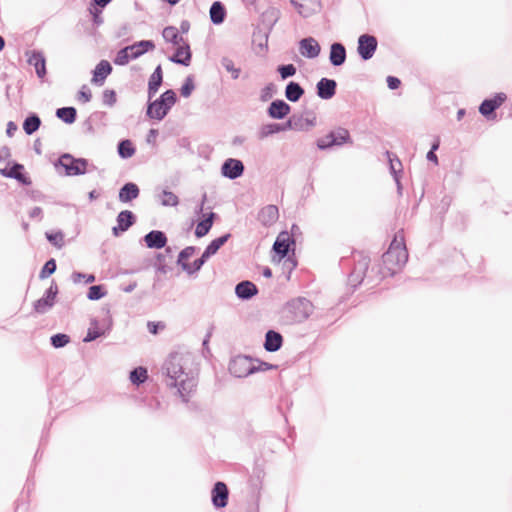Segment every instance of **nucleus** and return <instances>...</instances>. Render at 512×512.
<instances>
[{"label": "nucleus", "mask_w": 512, "mask_h": 512, "mask_svg": "<svg viewBox=\"0 0 512 512\" xmlns=\"http://www.w3.org/2000/svg\"><path fill=\"white\" fill-rule=\"evenodd\" d=\"M188 357L179 353L171 354L163 365V373L166 375V384L177 388V392L183 402H188L190 395L196 389V380L186 364Z\"/></svg>", "instance_id": "nucleus-1"}, {"label": "nucleus", "mask_w": 512, "mask_h": 512, "mask_svg": "<svg viewBox=\"0 0 512 512\" xmlns=\"http://www.w3.org/2000/svg\"><path fill=\"white\" fill-rule=\"evenodd\" d=\"M408 260V252L405 246L404 236L401 233L395 235L389 249L382 257L384 276L393 275L400 271Z\"/></svg>", "instance_id": "nucleus-2"}, {"label": "nucleus", "mask_w": 512, "mask_h": 512, "mask_svg": "<svg viewBox=\"0 0 512 512\" xmlns=\"http://www.w3.org/2000/svg\"><path fill=\"white\" fill-rule=\"evenodd\" d=\"M350 142V134L344 128H338L329 134L320 137L317 140V147L321 150L331 148L332 146H341Z\"/></svg>", "instance_id": "nucleus-3"}, {"label": "nucleus", "mask_w": 512, "mask_h": 512, "mask_svg": "<svg viewBox=\"0 0 512 512\" xmlns=\"http://www.w3.org/2000/svg\"><path fill=\"white\" fill-rule=\"evenodd\" d=\"M59 166L64 168L66 175H82L87 171L88 162L82 158H74L70 154H63L59 158Z\"/></svg>", "instance_id": "nucleus-4"}, {"label": "nucleus", "mask_w": 512, "mask_h": 512, "mask_svg": "<svg viewBox=\"0 0 512 512\" xmlns=\"http://www.w3.org/2000/svg\"><path fill=\"white\" fill-rule=\"evenodd\" d=\"M256 370L251 358L247 356H237L229 364V371L235 377H246Z\"/></svg>", "instance_id": "nucleus-5"}, {"label": "nucleus", "mask_w": 512, "mask_h": 512, "mask_svg": "<svg viewBox=\"0 0 512 512\" xmlns=\"http://www.w3.org/2000/svg\"><path fill=\"white\" fill-rule=\"evenodd\" d=\"M377 49V40L374 36L363 34L358 38L357 51L363 60H369L373 57Z\"/></svg>", "instance_id": "nucleus-6"}, {"label": "nucleus", "mask_w": 512, "mask_h": 512, "mask_svg": "<svg viewBox=\"0 0 512 512\" xmlns=\"http://www.w3.org/2000/svg\"><path fill=\"white\" fill-rule=\"evenodd\" d=\"M58 294V287L52 283L45 292V295L34 303V309L37 313H46L55 303V298Z\"/></svg>", "instance_id": "nucleus-7"}, {"label": "nucleus", "mask_w": 512, "mask_h": 512, "mask_svg": "<svg viewBox=\"0 0 512 512\" xmlns=\"http://www.w3.org/2000/svg\"><path fill=\"white\" fill-rule=\"evenodd\" d=\"M299 52L305 58L314 59L319 56L321 47L315 38L307 37L299 41Z\"/></svg>", "instance_id": "nucleus-8"}, {"label": "nucleus", "mask_w": 512, "mask_h": 512, "mask_svg": "<svg viewBox=\"0 0 512 512\" xmlns=\"http://www.w3.org/2000/svg\"><path fill=\"white\" fill-rule=\"evenodd\" d=\"M291 308L295 319L298 321L307 319L313 313V304L305 298L292 301Z\"/></svg>", "instance_id": "nucleus-9"}, {"label": "nucleus", "mask_w": 512, "mask_h": 512, "mask_svg": "<svg viewBox=\"0 0 512 512\" xmlns=\"http://www.w3.org/2000/svg\"><path fill=\"white\" fill-rule=\"evenodd\" d=\"M244 172L243 163L234 158L227 159L221 167V173L224 177L229 179H236L240 177Z\"/></svg>", "instance_id": "nucleus-10"}, {"label": "nucleus", "mask_w": 512, "mask_h": 512, "mask_svg": "<svg viewBox=\"0 0 512 512\" xmlns=\"http://www.w3.org/2000/svg\"><path fill=\"white\" fill-rule=\"evenodd\" d=\"M291 4L302 17H309L318 9L319 0H291Z\"/></svg>", "instance_id": "nucleus-11"}, {"label": "nucleus", "mask_w": 512, "mask_h": 512, "mask_svg": "<svg viewBox=\"0 0 512 512\" xmlns=\"http://www.w3.org/2000/svg\"><path fill=\"white\" fill-rule=\"evenodd\" d=\"M228 488L225 483L217 482L212 489V503L215 508H224L228 502Z\"/></svg>", "instance_id": "nucleus-12"}, {"label": "nucleus", "mask_w": 512, "mask_h": 512, "mask_svg": "<svg viewBox=\"0 0 512 512\" xmlns=\"http://www.w3.org/2000/svg\"><path fill=\"white\" fill-rule=\"evenodd\" d=\"M112 72V66L106 60H101L95 67L93 71V77L91 79L92 84L97 86H102L105 82V79Z\"/></svg>", "instance_id": "nucleus-13"}, {"label": "nucleus", "mask_w": 512, "mask_h": 512, "mask_svg": "<svg viewBox=\"0 0 512 512\" xmlns=\"http://www.w3.org/2000/svg\"><path fill=\"white\" fill-rule=\"evenodd\" d=\"M336 81L322 78L316 85L317 95L324 100L331 99L336 93Z\"/></svg>", "instance_id": "nucleus-14"}, {"label": "nucleus", "mask_w": 512, "mask_h": 512, "mask_svg": "<svg viewBox=\"0 0 512 512\" xmlns=\"http://www.w3.org/2000/svg\"><path fill=\"white\" fill-rule=\"evenodd\" d=\"M291 243H293V240L288 232H281L277 236L273 250L279 256V260L287 255Z\"/></svg>", "instance_id": "nucleus-15"}, {"label": "nucleus", "mask_w": 512, "mask_h": 512, "mask_svg": "<svg viewBox=\"0 0 512 512\" xmlns=\"http://www.w3.org/2000/svg\"><path fill=\"white\" fill-rule=\"evenodd\" d=\"M27 62L35 68L36 74L40 79L46 75V61L42 52L32 51L28 56Z\"/></svg>", "instance_id": "nucleus-16"}, {"label": "nucleus", "mask_w": 512, "mask_h": 512, "mask_svg": "<svg viewBox=\"0 0 512 512\" xmlns=\"http://www.w3.org/2000/svg\"><path fill=\"white\" fill-rule=\"evenodd\" d=\"M369 260L366 257H362L355 265L352 273L349 276V283L352 286L360 284L364 278V275L368 269Z\"/></svg>", "instance_id": "nucleus-17"}, {"label": "nucleus", "mask_w": 512, "mask_h": 512, "mask_svg": "<svg viewBox=\"0 0 512 512\" xmlns=\"http://www.w3.org/2000/svg\"><path fill=\"white\" fill-rule=\"evenodd\" d=\"M175 50V54L169 58L170 61L184 66H188L191 61V51L188 42H185L182 45L175 47Z\"/></svg>", "instance_id": "nucleus-18"}, {"label": "nucleus", "mask_w": 512, "mask_h": 512, "mask_svg": "<svg viewBox=\"0 0 512 512\" xmlns=\"http://www.w3.org/2000/svg\"><path fill=\"white\" fill-rule=\"evenodd\" d=\"M505 100H506V94L498 93V94H496V96L493 99L484 100L479 107V111L482 115L488 116L494 110H496L499 106H501Z\"/></svg>", "instance_id": "nucleus-19"}, {"label": "nucleus", "mask_w": 512, "mask_h": 512, "mask_svg": "<svg viewBox=\"0 0 512 512\" xmlns=\"http://www.w3.org/2000/svg\"><path fill=\"white\" fill-rule=\"evenodd\" d=\"M290 111L291 108L285 101L275 100L268 108V115L273 119H283Z\"/></svg>", "instance_id": "nucleus-20"}, {"label": "nucleus", "mask_w": 512, "mask_h": 512, "mask_svg": "<svg viewBox=\"0 0 512 512\" xmlns=\"http://www.w3.org/2000/svg\"><path fill=\"white\" fill-rule=\"evenodd\" d=\"M148 248L161 249L167 243V237L162 231L153 230L144 237Z\"/></svg>", "instance_id": "nucleus-21"}, {"label": "nucleus", "mask_w": 512, "mask_h": 512, "mask_svg": "<svg viewBox=\"0 0 512 512\" xmlns=\"http://www.w3.org/2000/svg\"><path fill=\"white\" fill-rule=\"evenodd\" d=\"M279 217L278 208L275 205H267L261 209L258 215L259 221L265 226H271Z\"/></svg>", "instance_id": "nucleus-22"}, {"label": "nucleus", "mask_w": 512, "mask_h": 512, "mask_svg": "<svg viewBox=\"0 0 512 512\" xmlns=\"http://www.w3.org/2000/svg\"><path fill=\"white\" fill-rule=\"evenodd\" d=\"M162 37L166 43L171 44L174 48L187 42L175 26L165 27L162 31Z\"/></svg>", "instance_id": "nucleus-23"}, {"label": "nucleus", "mask_w": 512, "mask_h": 512, "mask_svg": "<svg viewBox=\"0 0 512 512\" xmlns=\"http://www.w3.org/2000/svg\"><path fill=\"white\" fill-rule=\"evenodd\" d=\"M169 110L170 109L164 105L160 99H157L148 105L147 116L152 119L162 120L167 115Z\"/></svg>", "instance_id": "nucleus-24"}, {"label": "nucleus", "mask_w": 512, "mask_h": 512, "mask_svg": "<svg viewBox=\"0 0 512 512\" xmlns=\"http://www.w3.org/2000/svg\"><path fill=\"white\" fill-rule=\"evenodd\" d=\"M258 292L257 287L250 281H242L235 287V293L240 299H250Z\"/></svg>", "instance_id": "nucleus-25"}, {"label": "nucleus", "mask_w": 512, "mask_h": 512, "mask_svg": "<svg viewBox=\"0 0 512 512\" xmlns=\"http://www.w3.org/2000/svg\"><path fill=\"white\" fill-rule=\"evenodd\" d=\"M329 60L334 66H340L345 62L346 49L341 43H333L331 45Z\"/></svg>", "instance_id": "nucleus-26"}, {"label": "nucleus", "mask_w": 512, "mask_h": 512, "mask_svg": "<svg viewBox=\"0 0 512 512\" xmlns=\"http://www.w3.org/2000/svg\"><path fill=\"white\" fill-rule=\"evenodd\" d=\"M134 223V215L131 211L124 210L121 211L117 216V227L113 228V232L115 235L118 234V230L124 232Z\"/></svg>", "instance_id": "nucleus-27"}, {"label": "nucleus", "mask_w": 512, "mask_h": 512, "mask_svg": "<svg viewBox=\"0 0 512 512\" xmlns=\"http://www.w3.org/2000/svg\"><path fill=\"white\" fill-rule=\"evenodd\" d=\"M139 196V188L135 183H126L119 191V200L123 203L130 202Z\"/></svg>", "instance_id": "nucleus-28"}, {"label": "nucleus", "mask_w": 512, "mask_h": 512, "mask_svg": "<svg viewBox=\"0 0 512 512\" xmlns=\"http://www.w3.org/2000/svg\"><path fill=\"white\" fill-rule=\"evenodd\" d=\"M282 341L280 333L270 330L266 333L264 348L269 352H275L281 348Z\"/></svg>", "instance_id": "nucleus-29"}, {"label": "nucleus", "mask_w": 512, "mask_h": 512, "mask_svg": "<svg viewBox=\"0 0 512 512\" xmlns=\"http://www.w3.org/2000/svg\"><path fill=\"white\" fill-rule=\"evenodd\" d=\"M129 47H130L129 50H131L132 57L137 59L138 57L142 56L146 52L153 50L155 48V44L151 40H141L132 45H129Z\"/></svg>", "instance_id": "nucleus-30"}, {"label": "nucleus", "mask_w": 512, "mask_h": 512, "mask_svg": "<svg viewBox=\"0 0 512 512\" xmlns=\"http://www.w3.org/2000/svg\"><path fill=\"white\" fill-rule=\"evenodd\" d=\"M162 83V69L161 66H157L154 72L151 74L148 83V96L151 99L158 91Z\"/></svg>", "instance_id": "nucleus-31"}, {"label": "nucleus", "mask_w": 512, "mask_h": 512, "mask_svg": "<svg viewBox=\"0 0 512 512\" xmlns=\"http://www.w3.org/2000/svg\"><path fill=\"white\" fill-rule=\"evenodd\" d=\"M209 12H210L211 21L214 24L218 25V24L223 23L225 16H226V11L221 2H219V1L214 2L210 7Z\"/></svg>", "instance_id": "nucleus-32"}, {"label": "nucleus", "mask_w": 512, "mask_h": 512, "mask_svg": "<svg viewBox=\"0 0 512 512\" xmlns=\"http://www.w3.org/2000/svg\"><path fill=\"white\" fill-rule=\"evenodd\" d=\"M157 198H158V201L160 202V204L165 207H174V206H177L179 203L178 196L176 194H174L173 192L166 190V189L162 190L157 195Z\"/></svg>", "instance_id": "nucleus-33"}, {"label": "nucleus", "mask_w": 512, "mask_h": 512, "mask_svg": "<svg viewBox=\"0 0 512 512\" xmlns=\"http://www.w3.org/2000/svg\"><path fill=\"white\" fill-rule=\"evenodd\" d=\"M304 94V89L296 82H290L286 86L285 96L291 102L298 101Z\"/></svg>", "instance_id": "nucleus-34"}, {"label": "nucleus", "mask_w": 512, "mask_h": 512, "mask_svg": "<svg viewBox=\"0 0 512 512\" xmlns=\"http://www.w3.org/2000/svg\"><path fill=\"white\" fill-rule=\"evenodd\" d=\"M230 234H225L219 238L214 239L205 249L204 258H209L212 255L216 254L217 251L227 242Z\"/></svg>", "instance_id": "nucleus-35"}, {"label": "nucleus", "mask_w": 512, "mask_h": 512, "mask_svg": "<svg viewBox=\"0 0 512 512\" xmlns=\"http://www.w3.org/2000/svg\"><path fill=\"white\" fill-rule=\"evenodd\" d=\"M105 334V331L100 328L99 322L96 319H92L90 326L87 331V335L84 337V342H91Z\"/></svg>", "instance_id": "nucleus-36"}, {"label": "nucleus", "mask_w": 512, "mask_h": 512, "mask_svg": "<svg viewBox=\"0 0 512 512\" xmlns=\"http://www.w3.org/2000/svg\"><path fill=\"white\" fill-rule=\"evenodd\" d=\"M285 130H286V127H284L278 123L265 124L259 129L258 136L260 139H264L270 135H273L275 133L285 131Z\"/></svg>", "instance_id": "nucleus-37"}, {"label": "nucleus", "mask_w": 512, "mask_h": 512, "mask_svg": "<svg viewBox=\"0 0 512 512\" xmlns=\"http://www.w3.org/2000/svg\"><path fill=\"white\" fill-rule=\"evenodd\" d=\"M213 218H214V213L211 212L207 218H205L204 220L200 221L197 224L196 229H195V235L198 238L205 236L209 232V230L211 229L212 224H213Z\"/></svg>", "instance_id": "nucleus-38"}, {"label": "nucleus", "mask_w": 512, "mask_h": 512, "mask_svg": "<svg viewBox=\"0 0 512 512\" xmlns=\"http://www.w3.org/2000/svg\"><path fill=\"white\" fill-rule=\"evenodd\" d=\"M56 115L67 124H72L76 120V109L74 107H63L56 111Z\"/></svg>", "instance_id": "nucleus-39"}, {"label": "nucleus", "mask_w": 512, "mask_h": 512, "mask_svg": "<svg viewBox=\"0 0 512 512\" xmlns=\"http://www.w3.org/2000/svg\"><path fill=\"white\" fill-rule=\"evenodd\" d=\"M147 377V369L140 366L130 372L129 379L133 384L140 385L146 381Z\"/></svg>", "instance_id": "nucleus-40"}, {"label": "nucleus", "mask_w": 512, "mask_h": 512, "mask_svg": "<svg viewBox=\"0 0 512 512\" xmlns=\"http://www.w3.org/2000/svg\"><path fill=\"white\" fill-rule=\"evenodd\" d=\"M40 124V118L37 115H31L25 119L23 129L26 134L31 135L38 130Z\"/></svg>", "instance_id": "nucleus-41"}, {"label": "nucleus", "mask_w": 512, "mask_h": 512, "mask_svg": "<svg viewBox=\"0 0 512 512\" xmlns=\"http://www.w3.org/2000/svg\"><path fill=\"white\" fill-rule=\"evenodd\" d=\"M118 153L120 157L127 159L134 155L135 148L130 140H123L118 145Z\"/></svg>", "instance_id": "nucleus-42"}, {"label": "nucleus", "mask_w": 512, "mask_h": 512, "mask_svg": "<svg viewBox=\"0 0 512 512\" xmlns=\"http://www.w3.org/2000/svg\"><path fill=\"white\" fill-rule=\"evenodd\" d=\"M129 49H130V47L126 46L123 49L118 51V53L114 59V63L116 65L123 66V65L128 64L130 60L135 59L134 57H132L131 50H129Z\"/></svg>", "instance_id": "nucleus-43"}, {"label": "nucleus", "mask_w": 512, "mask_h": 512, "mask_svg": "<svg viewBox=\"0 0 512 512\" xmlns=\"http://www.w3.org/2000/svg\"><path fill=\"white\" fill-rule=\"evenodd\" d=\"M221 64L225 70L231 74L233 79L239 78L241 70L240 68L235 67L233 60L228 57H223L221 59Z\"/></svg>", "instance_id": "nucleus-44"}, {"label": "nucleus", "mask_w": 512, "mask_h": 512, "mask_svg": "<svg viewBox=\"0 0 512 512\" xmlns=\"http://www.w3.org/2000/svg\"><path fill=\"white\" fill-rule=\"evenodd\" d=\"M47 240L57 248L64 246V234L61 231L46 232Z\"/></svg>", "instance_id": "nucleus-45"}, {"label": "nucleus", "mask_w": 512, "mask_h": 512, "mask_svg": "<svg viewBox=\"0 0 512 512\" xmlns=\"http://www.w3.org/2000/svg\"><path fill=\"white\" fill-rule=\"evenodd\" d=\"M23 169V165L21 164H15L11 169H9L8 173L6 174V177L8 178H14L18 181L26 184L27 179L23 173H21V170Z\"/></svg>", "instance_id": "nucleus-46"}, {"label": "nucleus", "mask_w": 512, "mask_h": 512, "mask_svg": "<svg viewBox=\"0 0 512 512\" xmlns=\"http://www.w3.org/2000/svg\"><path fill=\"white\" fill-rule=\"evenodd\" d=\"M208 258H204V253L202 254L201 258L195 260L193 264H184L183 270L186 271L188 274H193L201 269L203 264L206 262Z\"/></svg>", "instance_id": "nucleus-47"}, {"label": "nucleus", "mask_w": 512, "mask_h": 512, "mask_svg": "<svg viewBox=\"0 0 512 512\" xmlns=\"http://www.w3.org/2000/svg\"><path fill=\"white\" fill-rule=\"evenodd\" d=\"M102 101L103 104L108 107L114 106L117 101L116 92L112 89L104 90L102 95Z\"/></svg>", "instance_id": "nucleus-48"}, {"label": "nucleus", "mask_w": 512, "mask_h": 512, "mask_svg": "<svg viewBox=\"0 0 512 512\" xmlns=\"http://www.w3.org/2000/svg\"><path fill=\"white\" fill-rule=\"evenodd\" d=\"M194 253H195V247H193V246H188L185 249H183L178 256V261H177L178 265H180L183 268V265L188 264L186 261L190 257H192Z\"/></svg>", "instance_id": "nucleus-49"}, {"label": "nucleus", "mask_w": 512, "mask_h": 512, "mask_svg": "<svg viewBox=\"0 0 512 512\" xmlns=\"http://www.w3.org/2000/svg\"><path fill=\"white\" fill-rule=\"evenodd\" d=\"M56 270V262L54 259L48 260L40 272V278L45 279L53 274Z\"/></svg>", "instance_id": "nucleus-50"}, {"label": "nucleus", "mask_w": 512, "mask_h": 512, "mask_svg": "<svg viewBox=\"0 0 512 512\" xmlns=\"http://www.w3.org/2000/svg\"><path fill=\"white\" fill-rule=\"evenodd\" d=\"M159 99L164 103V105L171 109L176 102V94L173 90H167Z\"/></svg>", "instance_id": "nucleus-51"}, {"label": "nucleus", "mask_w": 512, "mask_h": 512, "mask_svg": "<svg viewBox=\"0 0 512 512\" xmlns=\"http://www.w3.org/2000/svg\"><path fill=\"white\" fill-rule=\"evenodd\" d=\"M69 340V336L66 334H55L51 337V344L55 348H61L68 344Z\"/></svg>", "instance_id": "nucleus-52"}, {"label": "nucleus", "mask_w": 512, "mask_h": 512, "mask_svg": "<svg viewBox=\"0 0 512 512\" xmlns=\"http://www.w3.org/2000/svg\"><path fill=\"white\" fill-rule=\"evenodd\" d=\"M77 100L81 103H88L92 98L91 90L87 85H83L79 92L77 93Z\"/></svg>", "instance_id": "nucleus-53"}, {"label": "nucleus", "mask_w": 512, "mask_h": 512, "mask_svg": "<svg viewBox=\"0 0 512 512\" xmlns=\"http://www.w3.org/2000/svg\"><path fill=\"white\" fill-rule=\"evenodd\" d=\"M278 72L280 73L282 79H287L288 77L295 75L296 67L293 64L282 65L278 67Z\"/></svg>", "instance_id": "nucleus-54"}, {"label": "nucleus", "mask_w": 512, "mask_h": 512, "mask_svg": "<svg viewBox=\"0 0 512 512\" xmlns=\"http://www.w3.org/2000/svg\"><path fill=\"white\" fill-rule=\"evenodd\" d=\"M105 296V292L102 291V287L94 285L89 288L87 297L89 300H99Z\"/></svg>", "instance_id": "nucleus-55"}, {"label": "nucleus", "mask_w": 512, "mask_h": 512, "mask_svg": "<svg viewBox=\"0 0 512 512\" xmlns=\"http://www.w3.org/2000/svg\"><path fill=\"white\" fill-rule=\"evenodd\" d=\"M195 86H194V83H193V79L192 77H187L184 84L182 85L181 87V95L183 97H189L192 93V91L194 90Z\"/></svg>", "instance_id": "nucleus-56"}, {"label": "nucleus", "mask_w": 512, "mask_h": 512, "mask_svg": "<svg viewBox=\"0 0 512 512\" xmlns=\"http://www.w3.org/2000/svg\"><path fill=\"white\" fill-rule=\"evenodd\" d=\"M72 278H73L74 283H79V282H81V280H84L85 283H92L95 281L94 275H86V274L79 273V272L74 273L72 275Z\"/></svg>", "instance_id": "nucleus-57"}, {"label": "nucleus", "mask_w": 512, "mask_h": 512, "mask_svg": "<svg viewBox=\"0 0 512 512\" xmlns=\"http://www.w3.org/2000/svg\"><path fill=\"white\" fill-rule=\"evenodd\" d=\"M316 125V117L303 118V124H298V129L308 130Z\"/></svg>", "instance_id": "nucleus-58"}, {"label": "nucleus", "mask_w": 512, "mask_h": 512, "mask_svg": "<svg viewBox=\"0 0 512 512\" xmlns=\"http://www.w3.org/2000/svg\"><path fill=\"white\" fill-rule=\"evenodd\" d=\"M401 82L398 78L394 76L387 77V85L390 89L395 90L400 86Z\"/></svg>", "instance_id": "nucleus-59"}, {"label": "nucleus", "mask_w": 512, "mask_h": 512, "mask_svg": "<svg viewBox=\"0 0 512 512\" xmlns=\"http://www.w3.org/2000/svg\"><path fill=\"white\" fill-rule=\"evenodd\" d=\"M272 94H273V86L270 84V85L266 86L264 89H262L261 99L263 101H265V100L271 98Z\"/></svg>", "instance_id": "nucleus-60"}, {"label": "nucleus", "mask_w": 512, "mask_h": 512, "mask_svg": "<svg viewBox=\"0 0 512 512\" xmlns=\"http://www.w3.org/2000/svg\"><path fill=\"white\" fill-rule=\"evenodd\" d=\"M389 161H390V170H391L392 174L394 175L395 181L397 182V184H399V180L397 177V168L401 166V163L398 160L396 162H394L391 158H389Z\"/></svg>", "instance_id": "nucleus-61"}, {"label": "nucleus", "mask_w": 512, "mask_h": 512, "mask_svg": "<svg viewBox=\"0 0 512 512\" xmlns=\"http://www.w3.org/2000/svg\"><path fill=\"white\" fill-rule=\"evenodd\" d=\"M17 129H18L17 125L13 121H9L7 123L6 133L9 137H12L15 134V132L17 131Z\"/></svg>", "instance_id": "nucleus-62"}, {"label": "nucleus", "mask_w": 512, "mask_h": 512, "mask_svg": "<svg viewBox=\"0 0 512 512\" xmlns=\"http://www.w3.org/2000/svg\"><path fill=\"white\" fill-rule=\"evenodd\" d=\"M29 216L31 218H39V219H41V217H42V209L40 207H34L29 212Z\"/></svg>", "instance_id": "nucleus-63"}, {"label": "nucleus", "mask_w": 512, "mask_h": 512, "mask_svg": "<svg viewBox=\"0 0 512 512\" xmlns=\"http://www.w3.org/2000/svg\"><path fill=\"white\" fill-rule=\"evenodd\" d=\"M157 135H158V131L156 129H151L147 136V142L148 143L153 142L155 140V138L157 137Z\"/></svg>", "instance_id": "nucleus-64"}]
</instances>
